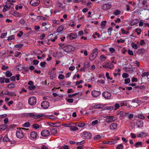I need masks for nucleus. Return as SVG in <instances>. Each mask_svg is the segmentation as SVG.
Wrapping results in <instances>:
<instances>
[{
    "label": "nucleus",
    "instance_id": "nucleus-64",
    "mask_svg": "<svg viewBox=\"0 0 149 149\" xmlns=\"http://www.w3.org/2000/svg\"><path fill=\"white\" fill-rule=\"evenodd\" d=\"M98 123V121L97 120H96L92 121L91 124L93 125H96Z\"/></svg>",
    "mask_w": 149,
    "mask_h": 149
},
{
    "label": "nucleus",
    "instance_id": "nucleus-51",
    "mask_svg": "<svg viewBox=\"0 0 149 149\" xmlns=\"http://www.w3.org/2000/svg\"><path fill=\"white\" fill-rule=\"evenodd\" d=\"M120 13V11L119 10H117L113 13V14L115 15H119Z\"/></svg>",
    "mask_w": 149,
    "mask_h": 149
},
{
    "label": "nucleus",
    "instance_id": "nucleus-44",
    "mask_svg": "<svg viewBox=\"0 0 149 149\" xmlns=\"http://www.w3.org/2000/svg\"><path fill=\"white\" fill-rule=\"evenodd\" d=\"M56 5L58 7L60 8H62L63 6V4L59 2H57L56 3Z\"/></svg>",
    "mask_w": 149,
    "mask_h": 149
},
{
    "label": "nucleus",
    "instance_id": "nucleus-6",
    "mask_svg": "<svg viewBox=\"0 0 149 149\" xmlns=\"http://www.w3.org/2000/svg\"><path fill=\"white\" fill-rule=\"evenodd\" d=\"M102 66L105 68H107L111 69L113 68L114 65L111 63L107 62L104 63Z\"/></svg>",
    "mask_w": 149,
    "mask_h": 149
},
{
    "label": "nucleus",
    "instance_id": "nucleus-46",
    "mask_svg": "<svg viewBox=\"0 0 149 149\" xmlns=\"http://www.w3.org/2000/svg\"><path fill=\"white\" fill-rule=\"evenodd\" d=\"M97 82L98 83L104 84L105 82L104 80H98L97 81Z\"/></svg>",
    "mask_w": 149,
    "mask_h": 149
},
{
    "label": "nucleus",
    "instance_id": "nucleus-30",
    "mask_svg": "<svg viewBox=\"0 0 149 149\" xmlns=\"http://www.w3.org/2000/svg\"><path fill=\"white\" fill-rule=\"evenodd\" d=\"M142 146V143L141 142H138L135 144V146L138 148L141 146Z\"/></svg>",
    "mask_w": 149,
    "mask_h": 149
},
{
    "label": "nucleus",
    "instance_id": "nucleus-43",
    "mask_svg": "<svg viewBox=\"0 0 149 149\" xmlns=\"http://www.w3.org/2000/svg\"><path fill=\"white\" fill-rule=\"evenodd\" d=\"M121 31L122 34H127L129 33V32L128 31L125 30L123 29H121Z\"/></svg>",
    "mask_w": 149,
    "mask_h": 149
},
{
    "label": "nucleus",
    "instance_id": "nucleus-52",
    "mask_svg": "<svg viewBox=\"0 0 149 149\" xmlns=\"http://www.w3.org/2000/svg\"><path fill=\"white\" fill-rule=\"evenodd\" d=\"M33 127L34 128L36 129H38L40 127L39 125L37 124H33Z\"/></svg>",
    "mask_w": 149,
    "mask_h": 149
},
{
    "label": "nucleus",
    "instance_id": "nucleus-35",
    "mask_svg": "<svg viewBox=\"0 0 149 149\" xmlns=\"http://www.w3.org/2000/svg\"><path fill=\"white\" fill-rule=\"evenodd\" d=\"M106 58V57L104 55H101L100 57V60L102 62L104 61Z\"/></svg>",
    "mask_w": 149,
    "mask_h": 149
},
{
    "label": "nucleus",
    "instance_id": "nucleus-49",
    "mask_svg": "<svg viewBox=\"0 0 149 149\" xmlns=\"http://www.w3.org/2000/svg\"><path fill=\"white\" fill-rule=\"evenodd\" d=\"M149 72H144L142 74L141 76L142 77H143L146 76H148L149 75Z\"/></svg>",
    "mask_w": 149,
    "mask_h": 149
},
{
    "label": "nucleus",
    "instance_id": "nucleus-32",
    "mask_svg": "<svg viewBox=\"0 0 149 149\" xmlns=\"http://www.w3.org/2000/svg\"><path fill=\"white\" fill-rule=\"evenodd\" d=\"M131 46L133 48L135 49H137L138 48L137 45L134 42H132L131 44Z\"/></svg>",
    "mask_w": 149,
    "mask_h": 149
},
{
    "label": "nucleus",
    "instance_id": "nucleus-40",
    "mask_svg": "<svg viewBox=\"0 0 149 149\" xmlns=\"http://www.w3.org/2000/svg\"><path fill=\"white\" fill-rule=\"evenodd\" d=\"M15 85L13 84H9L7 86V87L9 88H15Z\"/></svg>",
    "mask_w": 149,
    "mask_h": 149
},
{
    "label": "nucleus",
    "instance_id": "nucleus-62",
    "mask_svg": "<svg viewBox=\"0 0 149 149\" xmlns=\"http://www.w3.org/2000/svg\"><path fill=\"white\" fill-rule=\"evenodd\" d=\"M14 38V36L11 35L7 39L8 40H10L13 39Z\"/></svg>",
    "mask_w": 149,
    "mask_h": 149
},
{
    "label": "nucleus",
    "instance_id": "nucleus-47",
    "mask_svg": "<svg viewBox=\"0 0 149 149\" xmlns=\"http://www.w3.org/2000/svg\"><path fill=\"white\" fill-rule=\"evenodd\" d=\"M44 115L42 114H38L36 116H35L34 117V118L35 119H37L38 118H40L42 117V116H44Z\"/></svg>",
    "mask_w": 149,
    "mask_h": 149
},
{
    "label": "nucleus",
    "instance_id": "nucleus-5",
    "mask_svg": "<svg viewBox=\"0 0 149 149\" xmlns=\"http://www.w3.org/2000/svg\"><path fill=\"white\" fill-rule=\"evenodd\" d=\"M91 136V134L88 132L84 131L83 132L82 136L85 139H90Z\"/></svg>",
    "mask_w": 149,
    "mask_h": 149
},
{
    "label": "nucleus",
    "instance_id": "nucleus-58",
    "mask_svg": "<svg viewBox=\"0 0 149 149\" xmlns=\"http://www.w3.org/2000/svg\"><path fill=\"white\" fill-rule=\"evenodd\" d=\"M120 104L118 103H116L115 105L114 110H117L120 107Z\"/></svg>",
    "mask_w": 149,
    "mask_h": 149
},
{
    "label": "nucleus",
    "instance_id": "nucleus-25",
    "mask_svg": "<svg viewBox=\"0 0 149 149\" xmlns=\"http://www.w3.org/2000/svg\"><path fill=\"white\" fill-rule=\"evenodd\" d=\"M139 22V20L137 19H133L131 22V26L137 24Z\"/></svg>",
    "mask_w": 149,
    "mask_h": 149
},
{
    "label": "nucleus",
    "instance_id": "nucleus-13",
    "mask_svg": "<svg viewBox=\"0 0 149 149\" xmlns=\"http://www.w3.org/2000/svg\"><path fill=\"white\" fill-rule=\"evenodd\" d=\"M16 135L18 138L20 139L22 138L24 136L22 130H19L17 131L16 132Z\"/></svg>",
    "mask_w": 149,
    "mask_h": 149
},
{
    "label": "nucleus",
    "instance_id": "nucleus-33",
    "mask_svg": "<svg viewBox=\"0 0 149 149\" xmlns=\"http://www.w3.org/2000/svg\"><path fill=\"white\" fill-rule=\"evenodd\" d=\"M127 40V38H126L125 40L122 39H120L119 40H117V42L118 43H123L125 41Z\"/></svg>",
    "mask_w": 149,
    "mask_h": 149
},
{
    "label": "nucleus",
    "instance_id": "nucleus-57",
    "mask_svg": "<svg viewBox=\"0 0 149 149\" xmlns=\"http://www.w3.org/2000/svg\"><path fill=\"white\" fill-rule=\"evenodd\" d=\"M138 80L137 78H136L134 77H133L132 79V82H136Z\"/></svg>",
    "mask_w": 149,
    "mask_h": 149
},
{
    "label": "nucleus",
    "instance_id": "nucleus-55",
    "mask_svg": "<svg viewBox=\"0 0 149 149\" xmlns=\"http://www.w3.org/2000/svg\"><path fill=\"white\" fill-rule=\"evenodd\" d=\"M23 34V32L22 31H20L18 33L17 35V37H21Z\"/></svg>",
    "mask_w": 149,
    "mask_h": 149
},
{
    "label": "nucleus",
    "instance_id": "nucleus-24",
    "mask_svg": "<svg viewBox=\"0 0 149 149\" xmlns=\"http://www.w3.org/2000/svg\"><path fill=\"white\" fill-rule=\"evenodd\" d=\"M56 72H51L50 73V78L51 79H53L56 77Z\"/></svg>",
    "mask_w": 149,
    "mask_h": 149
},
{
    "label": "nucleus",
    "instance_id": "nucleus-3",
    "mask_svg": "<svg viewBox=\"0 0 149 149\" xmlns=\"http://www.w3.org/2000/svg\"><path fill=\"white\" fill-rule=\"evenodd\" d=\"M74 47L70 45H68L64 47L63 50L66 52H71L74 50Z\"/></svg>",
    "mask_w": 149,
    "mask_h": 149
},
{
    "label": "nucleus",
    "instance_id": "nucleus-53",
    "mask_svg": "<svg viewBox=\"0 0 149 149\" xmlns=\"http://www.w3.org/2000/svg\"><path fill=\"white\" fill-rule=\"evenodd\" d=\"M6 94L10 96L15 95L14 93L13 92H9L8 91L7 92Z\"/></svg>",
    "mask_w": 149,
    "mask_h": 149
},
{
    "label": "nucleus",
    "instance_id": "nucleus-61",
    "mask_svg": "<svg viewBox=\"0 0 149 149\" xmlns=\"http://www.w3.org/2000/svg\"><path fill=\"white\" fill-rule=\"evenodd\" d=\"M4 77H0V83H3L4 82Z\"/></svg>",
    "mask_w": 149,
    "mask_h": 149
},
{
    "label": "nucleus",
    "instance_id": "nucleus-27",
    "mask_svg": "<svg viewBox=\"0 0 149 149\" xmlns=\"http://www.w3.org/2000/svg\"><path fill=\"white\" fill-rule=\"evenodd\" d=\"M117 142L116 139H112L109 140V144L111 145L116 143Z\"/></svg>",
    "mask_w": 149,
    "mask_h": 149
},
{
    "label": "nucleus",
    "instance_id": "nucleus-38",
    "mask_svg": "<svg viewBox=\"0 0 149 149\" xmlns=\"http://www.w3.org/2000/svg\"><path fill=\"white\" fill-rule=\"evenodd\" d=\"M12 75V73L8 71L6 72V76L7 77H10Z\"/></svg>",
    "mask_w": 149,
    "mask_h": 149
},
{
    "label": "nucleus",
    "instance_id": "nucleus-37",
    "mask_svg": "<svg viewBox=\"0 0 149 149\" xmlns=\"http://www.w3.org/2000/svg\"><path fill=\"white\" fill-rule=\"evenodd\" d=\"M107 23L106 21H103L102 22L101 24V26L102 28H104L105 26Z\"/></svg>",
    "mask_w": 149,
    "mask_h": 149
},
{
    "label": "nucleus",
    "instance_id": "nucleus-7",
    "mask_svg": "<svg viewBox=\"0 0 149 149\" xmlns=\"http://www.w3.org/2000/svg\"><path fill=\"white\" fill-rule=\"evenodd\" d=\"M40 134L42 136L47 137L50 135V132L48 130L45 129L41 132Z\"/></svg>",
    "mask_w": 149,
    "mask_h": 149
},
{
    "label": "nucleus",
    "instance_id": "nucleus-36",
    "mask_svg": "<svg viewBox=\"0 0 149 149\" xmlns=\"http://www.w3.org/2000/svg\"><path fill=\"white\" fill-rule=\"evenodd\" d=\"M3 140L4 142H8L10 141L9 139L8 138L7 135H6L3 139Z\"/></svg>",
    "mask_w": 149,
    "mask_h": 149
},
{
    "label": "nucleus",
    "instance_id": "nucleus-22",
    "mask_svg": "<svg viewBox=\"0 0 149 149\" xmlns=\"http://www.w3.org/2000/svg\"><path fill=\"white\" fill-rule=\"evenodd\" d=\"M70 129L71 130L73 131H76L78 130V128L77 127L72 124H71Z\"/></svg>",
    "mask_w": 149,
    "mask_h": 149
},
{
    "label": "nucleus",
    "instance_id": "nucleus-11",
    "mask_svg": "<svg viewBox=\"0 0 149 149\" xmlns=\"http://www.w3.org/2000/svg\"><path fill=\"white\" fill-rule=\"evenodd\" d=\"M40 3L39 0H31L30 2V4L33 6H37L40 4Z\"/></svg>",
    "mask_w": 149,
    "mask_h": 149
},
{
    "label": "nucleus",
    "instance_id": "nucleus-15",
    "mask_svg": "<svg viewBox=\"0 0 149 149\" xmlns=\"http://www.w3.org/2000/svg\"><path fill=\"white\" fill-rule=\"evenodd\" d=\"M117 124L115 123L111 124L109 126L111 130H113L116 129L117 127Z\"/></svg>",
    "mask_w": 149,
    "mask_h": 149
},
{
    "label": "nucleus",
    "instance_id": "nucleus-48",
    "mask_svg": "<svg viewBox=\"0 0 149 149\" xmlns=\"http://www.w3.org/2000/svg\"><path fill=\"white\" fill-rule=\"evenodd\" d=\"M141 29L137 28L136 29V32L137 35H139L141 34Z\"/></svg>",
    "mask_w": 149,
    "mask_h": 149
},
{
    "label": "nucleus",
    "instance_id": "nucleus-56",
    "mask_svg": "<svg viewBox=\"0 0 149 149\" xmlns=\"http://www.w3.org/2000/svg\"><path fill=\"white\" fill-rule=\"evenodd\" d=\"M138 117L139 118L142 119H143L145 118V117L142 114H139L138 115Z\"/></svg>",
    "mask_w": 149,
    "mask_h": 149
},
{
    "label": "nucleus",
    "instance_id": "nucleus-39",
    "mask_svg": "<svg viewBox=\"0 0 149 149\" xmlns=\"http://www.w3.org/2000/svg\"><path fill=\"white\" fill-rule=\"evenodd\" d=\"M1 130L4 131L7 128V126L5 124L1 125Z\"/></svg>",
    "mask_w": 149,
    "mask_h": 149
},
{
    "label": "nucleus",
    "instance_id": "nucleus-34",
    "mask_svg": "<svg viewBox=\"0 0 149 149\" xmlns=\"http://www.w3.org/2000/svg\"><path fill=\"white\" fill-rule=\"evenodd\" d=\"M22 126L24 127H28L30 126V124L29 122H26L23 124Z\"/></svg>",
    "mask_w": 149,
    "mask_h": 149
},
{
    "label": "nucleus",
    "instance_id": "nucleus-18",
    "mask_svg": "<svg viewBox=\"0 0 149 149\" xmlns=\"http://www.w3.org/2000/svg\"><path fill=\"white\" fill-rule=\"evenodd\" d=\"M25 67L22 64H19L16 67V69L18 71L22 70L24 69Z\"/></svg>",
    "mask_w": 149,
    "mask_h": 149
},
{
    "label": "nucleus",
    "instance_id": "nucleus-16",
    "mask_svg": "<svg viewBox=\"0 0 149 149\" xmlns=\"http://www.w3.org/2000/svg\"><path fill=\"white\" fill-rule=\"evenodd\" d=\"M77 36L76 34L74 33H71L68 35V37L70 40H72L76 38L77 37Z\"/></svg>",
    "mask_w": 149,
    "mask_h": 149
},
{
    "label": "nucleus",
    "instance_id": "nucleus-20",
    "mask_svg": "<svg viewBox=\"0 0 149 149\" xmlns=\"http://www.w3.org/2000/svg\"><path fill=\"white\" fill-rule=\"evenodd\" d=\"M30 136L33 139H35L38 136L37 133L35 131H32L31 132Z\"/></svg>",
    "mask_w": 149,
    "mask_h": 149
},
{
    "label": "nucleus",
    "instance_id": "nucleus-10",
    "mask_svg": "<svg viewBox=\"0 0 149 149\" xmlns=\"http://www.w3.org/2000/svg\"><path fill=\"white\" fill-rule=\"evenodd\" d=\"M101 92L99 91L93 90L91 91V95L93 97L96 98L101 94Z\"/></svg>",
    "mask_w": 149,
    "mask_h": 149
},
{
    "label": "nucleus",
    "instance_id": "nucleus-26",
    "mask_svg": "<svg viewBox=\"0 0 149 149\" xmlns=\"http://www.w3.org/2000/svg\"><path fill=\"white\" fill-rule=\"evenodd\" d=\"M64 29V27L62 25L59 26L57 29V31L58 32H60L62 31Z\"/></svg>",
    "mask_w": 149,
    "mask_h": 149
},
{
    "label": "nucleus",
    "instance_id": "nucleus-1",
    "mask_svg": "<svg viewBox=\"0 0 149 149\" xmlns=\"http://www.w3.org/2000/svg\"><path fill=\"white\" fill-rule=\"evenodd\" d=\"M106 118L104 120L107 123H110L113 121H114L116 120L117 118L116 117H113V116H108L104 117Z\"/></svg>",
    "mask_w": 149,
    "mask_h": 149
},
{
    "label": "nucleus",
    "instance_id": "nucleus-12",
    "mask_svg": "<svg viewBox=\"0 0 149 149\" xmlns=\"http://www.w3.org/2000/svg\"><path fill=\"white\" fill-rule=\"evenodd\" d=\"M41 107L44 109H47L49 106V104L48 101H45L42 102L41 104Z\"/></svg>",
    "mask_w": 149,
    "mask_h": 149
},
{
    "label": "nucleus",
    "instance_id": "nucleus-45",
    "mask_svg": "<svg viewBox=\"0 0 149 149\" xmlns=\"http://www.w3.org/2000/svg\"><path fill=\"white\" fill-rule=\"evenodd\" d=\"M123 148V146L122 144L118 145L116 147V149H122Z\"/></svg>",
    "mask_w": 149,
    "mask_h": 149
},
{
    "label": "nucleus",
    "instance_id": "nucleus-59",
    "mask_svg": "<svg viewBox=\"0 0 149 149\" xmlns=\"http://www.w3.org/2000/svg\"><path fill=\"white\" fill-rule=\"evenodd\" d=\"M19 22V23L22 25H24L25 23V21L24 19H21L20 20Z\"/></svg>",
    "mask_w": 149,
    "mask_h": 149
},
{
    "label": "nucleus",
    "instance_id": "nucleus-31",
    "mask_svg": "<svg viewBox=\"0 0 149 149\" xmlns=\"http://www.w3.org/2000/svg\"><path fill=\"white\" fill-rule=\"evenodd\" d=\"M26 116H29L32 118L35 117V114L33 113H26L25 114Z\"/></svg>",
    "mask_w": 149,
    "mask_h": 149
},
{
    "label": "nucleus",
    "instance_id": "nucleus-63",
    "mask_svg": "<svg viewBox=\"0 0 149 149\" xmlns=\"http://www.w3.org/2000/svg\"><path fill=\"white\" fill-rule=\"evenodd\" d=\"M106 76L107 77V79H109L110 80H112V77H111L109 76V73L108 72H106Z\"/></svg>",
    "mask_w": 149,
    "mask_h": 149
},
{
    "label": "nucleus",
    "instance_id": "nucleus-4",
    "mask_svg": "<svg viewBox=\"0 0 149 149\" xmlns=\"http://www.w3.org/2000/svg\"><path fill=\"white\" fill-rule=\"evenodd\" d=\"M36 102V97H31L28 100V103L31 105H35Z\"/></svg>",
    "mask_w": 149,
    "mask_h": 149
},
{
    "label": "nucleus",
    "instance_id": "nucleus-50",
    "mask_svg": "<svg viewBox=\"0 0 149 149\" xmlns=\"http://www.w3.org/2000/svg\"><path fill=\"white\" fill-rule=\"evenodd\" d=\"M22 6L21 5H17L15 6L16 10H18L19 9H22Z\"/></svg>",
    "mask_w": 149,
    "mask_h": 149
},
{
    "label": "nucleus",
    "instance_id": "nucleus-14",
    "mask_svg": "<svg viewBox=\"0 0 149 149\" xmlns=\"http://www.w3.org/2000/svg\"><path fill=\"white\" fill-rule=\"evenodd\" d=\"M106 104H94L92 105V108H93L96 109H100L102 108L105 106Z\"/></svg>",
    "mask_w": 149,
    "mask_h": 149
},
{
    "label": "nucleus",
    "instance_id": "nucleus-23",
    "mask_svg": "<svg viewBox=\"0 0 149 149\" xmlns=\"http://www.w3.org/2000/svg\"><path fill=\"white\" fill-rule=\"evenodd\" d=\"M43 3L45 5L48 6H51L52 3L50 0H44Z\"/></svg>",
    "mask_w": 149,
    "mask_h": 149
},
{
    "label": "nucleus",
    "instance_id": "nucleus-41",
    "mask_svg": "<svg viewBox=\"0 0 149 149\" xmlns=\"http://www.w3.org/2000/svg\"><path fill=\"white\" fill-rule=\"evenodd\" d=\"M36 86L35 85H32L28 87L29 89L31 90H33L35 89L36 88Z\"/></svg>",
    "mask_w": 149,
    "mask_h": 149
},
{
    "label": "nucleus",
    "instance_id": "nucleus-19",
    "mask_svg": "<svg viewBox=\"0 0 149 149\" xmlns=\"http://www.w3.org/2000/svg\"><path fill=\"white\" fill-rule=\"evenodd\" d=\"M147 135V133L144 132H141L140 133H138L137 134V137L140 138L145 137Z\"/></svg>",
    "mask_w": 149,
    "mask_h": 149
},
{
    "label": "nucleus",
    "instance_id": "nucleus-17",
    "mask_svg": "<svg viewBox=\"0 0 149 149\" xmlns=\"http://www.w3.org/2000/svg\"><path fill=\"white\" fill-rule=\"evenodd\" d=\"M136 124L137 127L141 128L143 126V121L139 120L137 121Z\"/></svg>",
    "mask_w": 149,
    "mask_h": 149
},
{
    "label": "nucleus",
    "instance_id": "nucleus-42",
    "mask_svg": "<svg viewBox=\"0 0 149 149\" xmlns=\"http://www.w3.org/2000/svg\"><path fill=\"white\" fill-rule=\"evenodd\" d=\"M113 109V106H107L105 107L104 108V110H112Z\"/></svg>",
    "mask_w": 149,
    "mask_h": 149
},
{
    "label": "nucleus",
    "instance_id": "nucleus-9",
    "mask_svg": "<svg viewBox=\"0 0 149 149\" xmlns=\"http://www.w3.org/2000/svg\"><path fill=\"white\" fill-rule=\"evenodd\" d=\"M111 7V4L109 3H107L102 5L101 7V8L104 10H107L110 9Z\"/></svg>",
    "mask_w": 149,
    "mask_h": 149
},
{
    "label": "nucleus",
    "instance_id": "nucleus-8",
    "mask_svg": "<svg viewBox=\"0 0 149 149\" xmlns=\"http://www.w3.org/2000/svg\"><path fill=\"white\" fill-rule=\"evenodd\" d=\"M97 54V52L95 50H93V53L90 55L89 57L90 60L91 61L93 60L95 58Z\"/></svg>",
    "mask_w": 149,
    "mask_h": 149
},
{
    "label": "nucleus",
    "instance_id": "nucleus-60",
    "mask_svg": "<svg viewBox=\"0 0 149 149\" xmlns=\"http://www.w3.org/2000/svg\"><path fill=\"white\" fill-rule=\"evenodd\" d=\"M101 136L100 135H96L94 137V139L96 140H99L101 138Z\"/></svg>",
    "mask_w": 149,
    "mask_h": 149
},
{
    "label": "nucleus",
    "instance_id": "nucleus-2",
    "mask_svg": "<svg viewBox=\"0 0 149 149\" xmlns=\"http://www.w3.org/2000/svg\"><path fill=\"white\" fill-rule=\"evenodd\" d=\"M102 96L104 98L107 100H109L111 99V94L109 92L106 91L102 93Z\"/></svg>",
    "mask_w": 149,
    "mask_h": 149
},
{
    "label": "nucleus",
    "instance_id": "nucleus-29",
    "mask_svg": "<svg viewBox=\"0 0 149 149\" xmlns=\"http://www.w3.org/2000/svg\"><path fill=\"white\" fill-rule=\"evenodd\" d=\"M12 15L15 17H20V14L17 11H14L11 13Z\"/></svg>",
    "mask_w": 149,
    "mask_h": 149
},
{
    "label": "nucleus",
    "instance_id": "nucleus-54",
    "mask_svg": "<svg viewBox=\"0 0 149 149\" xmlns=\"http://www.w3.org/2000/svg\"><path fill=\"white\" fill-rule=\"evenodd\" d=\"M64 78V76L63 74H60L58 76V78L60 79H63Z\"/></svg>",
    "mask_w": 149,
    "mask_h": 149
},
{
    "label": "nucleus",
    "instance_id": "nucleus-21",
    "mask_svg": "<svg viewBox=\"0 0 149 149\" xmlns=\"http://www.w3.org/2000/svg\"><path fill=\"white\" fill-rule=\"evenodd\" d=\"M50 132L51 134L54 136L58 133L57 130L55 128H52L50 129Z\"/></svg>",
    "mask_w": 149,
    "mask_h": 149
},
{
    "label": "nucleus",
    "instance_id": "nucleus-28",
    "mask_svg": "<svg viewBox=\"0 0 149 149\" xmlns=\"http://www.w3.org/2000/svg\"><path fill=\"white\" fill-rule=\"evenodd\" d=\"M127 101H123L121 102L119 104L120 106L121 107L123 106H127L128 105Z\"/></svg>",
    "mask_w": 149,
    "mask_h": 149
}]
</instances>
